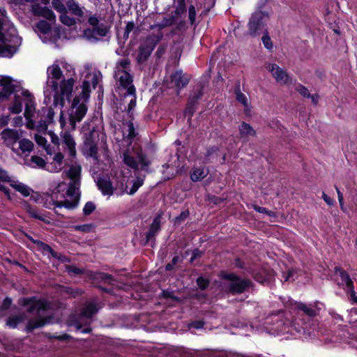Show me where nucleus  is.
Returning <instances> with one entry per match:
<instances>
[{"label":"nucleus","instance_id":"nucleus-28","mask_svg":"<svg viewBox=\"0 0 357 357\" xmlns=\"http://www.w3.org/2000/svg\"><path fill=\"white\" fill-rule=\"evenodd\" d=\"M63 155L61 153H57L54 155L53 162L47 165V169L53 172H58L62 169Z\"/></svg>","mask_w":357,"mask_h":357},{"label":"nucleus","instance_id":"nucleus-19","mask_svg":"<svg viewBox=\"0 0 357 357\" xmlns=\"http://www.w3.org/2000/svg\"><path fill=\"white\" fill-rule=\"evenodd\" d=\"M31 10L34 15L43 17L50 21H55L54 13L47 7H42L38 3H36L32 6Z\"/></svg>","mask_w":357,"mask_h":357},{"label":"nucleus","instance_id":"nucleus-3","mask_svg":"<svg viewBox=\"0 0 357 357\" xmlns=\"http://www.w3.org/2000/svg\"><path fill=\"white\" fill-rule=\"evenodd\" d=\"M223 279L225 280L222 284L223 289L232 294H241L252 285L250 280L241 278L234 274H225Z\"/></svg>","mask_w":357,"mask_h":357},{"label":"nucleus","instance_id":"nucleus-8","mask_svg":"<svg viewBox=\"0 0 357 357\" xmlns=\"http://www.w3.org/2000/svg\"><path fill=\"white\" fill-rule=\"evenodd\" d=\"M268 19V15L261 11L254 13L248 23V33L252 37L261 35L267 31L266 23Z\"/></svg>","mask_w":357,"mask_h":357},{"label":"nucleus","instance_id":"nucleus-9","mask_svg":"<svg viewBox=\"0 0 357 357\" xmlns=\"http://www.w3.org/2000/svg\"><path fill=\"white\" fill-rule=\"evenodd\" d=\"M97 308L94 304L89 303L83 309L82 313L74 320V325L77 331H81L82 333H88L91 331L90 327H86L82 329L83 326L90 324L91 317L96 313Z\"/></svg>","mask_w":357,"mask_h":357},{"label":"nucleus","instance_id":"nucleus-36","mask_svg":"<svg viewBox=\"0 0 357 357\" xmlns=\"http://www.w3.org/2000/svg\"><path fill=\"white\" fill-rule=\"evenodd\" d=\"M33 243L42 249L43 252L51 254L53 257H57V253L49 245L40 240H33Z\"/></svg>","mask_w":357,"mask_h":357},{"label":"nucleus","instance_id":"nucleus-4","mask_svg":"<svg viewBox=\"0 0 357 357\" xmlns=\"http://www.w3.org/2000/svg\"><path fill=\"white\" fill-rule=\"evenodd\" d=\"M74 83L75 80L73 78L63 79L61 82L60 90L59 91L57 82H53L52 88L55 91L54 96V105H59L62 107L64 105L65 100H70Z\"/></svg>","mask_w":357,"mask_h":357},{"label":"nucleus","instance_id":"nucleus-42","mask_svg":"<svg viewBox=\"0 0 357 357\" xmlns=\"http://www.w3.org/2000/svg\"><path fill=\"white\" fill-rule=\"evenodd\" d=\"M59 18L60 21L66 26H71L76 24L75 20L73 17H71L69 15H68L67 10L66 12H63L61 13Z\"/></svg>","mask_w":357,"mask_h":357},{"label":"nucleus","instance_id":"nucleus-24","mask_svg":"<svg viewBox=\"0 0 357 357\" xmlns=\"http://www.w3.org/2000/svg\"><path fill=\"white\" fill-rule=\"evenodd\" d=\"M62 144L64 147L68 150L69 155L71 157H75L76 155V149H75V142L70 134L67 132H65L62 135Z\"/></svg>","mask_w":357,"mask_h":357},{"label":"nucleus","instance_id":"nucleus-62","mask_svg":"<svg viewBox=\"0 0 357 357\" xmlns=\"http://www.w3.org/2000/svg\"><path fill=\"white\" fill-rule=\"evenodd\" d=\"M195 104H190V100H188V106L185 110V115H188L189 117L192 116L195 112Z\"/></svg>","mask_w":357,"mask_h":357},{"label":"nucleus","instance_id":"nucleus-14","mask_svg":"<svg viewBox=\"0 0 357 357\" xmlns=\"http://www.w3.org/2000/svg\"><path fill=\"white\" fill-rule=\"evenodd\" d=\"M1 136L8 147L12 148L13 151L19 153L18 151L13 147L14 144L19 141L20 138V133L17 130L6 128L1 132Z\"/></svg>","mask_w":357,"mask_h":357},{"label":"nucleus","instance_id":"nucleus-38","mask_svg":"<svg viewBox=\"0 0 357 357\" xmlns=\"http://www.w3.org/2000/svg\"><path fill=\"white\" fill-rule=\"evenodd\" d=\"M203 88L202 85H199L197 87V89L195 90L192 94L190 95L189 100L190 104H196L197 100L200 99L203 96Z\"/></svg>","mask_w":357,"mask_h":357},{"label":"nucleus","instance_id":"nucleus-46","mask_svg":"<svg viewBox=\"0 0 357 357\" xmlns=\"http://www.w3.org/2000/svg\"><path fill=\"white\" fill-rule=\"evenodd\" d=\"M262 33L264 34V36L261 39L264 47L268 50H271L273 47V44L271 39V37L268 35V31H266Z\"/></svg>","mask_w":357,"mask_h":357},{"label":"nucleus","instance_id":"nucleus-50","mask_svg":"<svg viewBox=\"0 0 357 357\" xmlns=\"http://www.w3.org/2000/svg\"><path fill=\"white\" fill-rule=\"evenodd\" d=\"M14 188L25 197L29 196L30 194L31 189L25 185L17 184L14 185Z\"/></svg>","mask_w":357,"mask_h":357},{"label":"nucleus","instance_id":"nucleus-41","mask_svg":"<svg viewBox=\"0 0 357 357\" xmlns=\"http://www.w3.org/2000/svg\"><path fill=\"white\" fill-rule=\"evenodd\" d=\"M186 12L185 0H176L174 13L176 16H181Z\"/></svg>","mask_w":357,"mask_h":357},{"label":"nucleus","instance_id":"nucleus-31","mask_svg":"<svg viewBox=\"0 0 357 357\" xmlns=\"http://www.w3.org/2000/svg\"><path fill=\"white\" fill-rule=\"evenodd\" d=\"M47 73L50 78L54 79L53 82L59 80L62 77V71L60 67L56 65H52L47 68Z\"/></svg>","mask_w":357,"mask_h":357},{"label":"nucleus","instance_id":"nucleus-6","mask_svg":"<svg viewBox=\"0 0 357 357\" xmlns=\"http://www.w3.org/2000/svg\"><path fill=\"white\" fill-rule=\"evenodd\" d=\"M8 26L6 11L0 9V56L11 57L17 51L15 45L8 43V39L6 37L3 31L4 26Z\"/></svg>","mask_w":357,"mask_h":357},{"label":"nucleus","instance_id":"nucleus-44","mask_svg":"<svg viewBox=\"0 0 357 357\" xmlns=\"http://www.w3.org/2000/svg\"><path fill=\"white\" fill-rule=\"evenodd\" d=\"M26 211L31 217L40 220H45V216L43 214L39 213L36 208H33L29 205L26 206Z\"/></svg>","mask_w":357,"mask_h":357},{"label":"nucleus","instance_id":"nucleus-33","mask_svg":"<svg viewBox=\"0 0 357 357\" xmlns=\"http://www.w3.org/2000/svg\"><path fill=\"white\" fill-rule=\"evenodd\" d=\"M188 16L190 24L195 27L197 26V23L196 22L197 18V10L195 8V6L192 3L190 0H188Z\"/></svg>","mask_w":357,"mask_h":357},{"label":"nucleus","instance_id":"nucleus-13","mask_svg":"<svg viewBox=\"0 0 357 357\" xmlns=\"http://www.w3.org/2000/svg\"><path fill=\"white\" fill-rule=\"evenodd\" d=\"M20 100L22 104L25 105L24 116L26 119H29L33 116L35 110V100L33 95L27 90L21 91Z\"/></svg>","mask_w":357,"mask_h":357},{"label":"nucleus","instance_id":"nucleus-2","mask_svg":"<svg viewBox=\"0 0 357 357\" xmlns=\"http://www.w3.org/2000/svg\"><path fill=\"white\" fill-rule=\"evenodd\" d=\"M122 158L124 164L135 171L141 169L149 172L151 164L150 159L142 150L132 147L123 151Z\"/></svg>","mask_w":357,"mask_h":357},{"label":"nucleus","instance_id":"nucleus-10","mask_svg":"<svg viewBox=\"0 0 357 357\" xmlns=\"http://www.w3.org/2000/svg\"><path fill=\"white\" fill-rule=\"evenodd\" d=\"M88 23L93 28V29H87L84 31V35L89 40L94 39L98 40V39L93 36L94 33L105 37L107 35L109 31L110 26L105 24L100 23V20L96 15H91L89 17Z\"/></svg>","mask_w":357,"mask_h":357},{"label":"nucleus","instance_id":"nucleus-51","mask_svg":"<svg viewBox=\"0 0 357 357\" xmlns=\"http://www.w3.org/2000/svg\"><path fill=\"white\" fill-rule=\"evenodd\" d=\"M96 209V205L92 202H88L83 208V213L85 215H90Z\"/></svg>","mask_w":357,"mask_h":357},{"label":"nucleus","instance_id":"nucleus-57","mask_svg":"<svg viewBox=\"0 0 357 357\" xmlns=\"http://www.w3.org/2000/svg\"><path fill=\"white\" fill-rule=\"evenodd\" d=\"M98 278L105 282H108L109 284H112V282L114 281L113 277L111 275L100 273L99 274Z\"/></svg>","mask_w":357,"mask_h":357},{"label":"nucleus","instance_id":"nucleus-12","mask_svg":"<svg viewBox=\"0 0 357 357\" xmlns=\"http://www.w3.org/2000/svg\"><path fill=\"white\" fill-rule=\"evenodd\" d=\"M78 104L79 100L75 98L72 105V109L69 117L70 124L73 128H75L77 122L82 121L87 112V107L85 104Z\"/></svg>","mask_w":357,"mask_h":357},{"label":"nucleus","instance_id":"nucleus-39","mask_svg":"<svg viewBox=\"0 0 357 357\" xmlns=\"http://www.w3.org/2000/svg\"><path fill=\"white\" fill-rule=\"evenodd\" d=\"M12 113L19 114L22 110V105L20 100V94L15 95V100L12 107H10Z\"/></svg>","mask_w":357,"mask_h":357},{"label":"nucleus","instance_id":"nucleus-25","mask_svg":"<svg viewBox=\"0 0 357 357\" xmlns=\"http://www.w3.org/2000/svg\"><path fill=\"white\" fill-rule=\"evenodd\" d=\"M122 89L126 90V92L123 93L124 97L126 98L128 96H131V99L130 100V102L128 104V112L130 113L131 111L136 106V90L135 87L133 85V84H130L128 85V86H121Z\"/></svg>","mask_w":357,"mask_h":357},{"label":"nucleus","instance_id":"nucleus-18","mask_svg":"<svg viewBox=\"0 0 357 357\" xmlns=\"http://www.w3.org/2000/svg\"><path fill=\"white\" fill-rule=\"evenodd\" d=\"M334 273L338 285L343 287H348L354 284L349 274L343 268L335 266L334 268Z\"/></svg>","mask_w":357,"mask_h":357},{"label":"nucleus","instance_id":"nucleus-49","mask_svg":"<svg viewBox=\"0 0 357 357\" xmlns=\"http://www.w3.org/2000/svg\"><path fill=\"white\" fill-rule=\"evenodd\" d=\"M31 161L36 165V167L39 168H44L46 165L45 160L37 155L32 156Z\"/></svg>","mask_w":357,"mask_h":357},{"label":"nucleus","instance_id":"nucleus-52","mask_svg":"<svg viewBox=\"0 0 357 357\" xmlns=\"http://www.w3.org/2000/svg\"><path fill=\"white\" fill-rule=\"evenodd\" d=\"M135 27V23L133 22H128L127 24H126V28H125V31H124V34H123V38L124 39H128V37H129V34L130 33L134 30Z\"/></svg>","mask_w":357,"mask_h":357},{"label":"nucleus","instance_id":"nucleus-35","mask_svg":"<svg viewBox=\"0 0 357 357\" xmlns=\"http://www.w3.org/2000/svg\"><path fill=\"white\" fill-rule=\"evenodd\" d=\"M33 148V144L27 139L19 140V149L22 153H30Z\"/></svg>","mask_w":357,"mask_h":357},{"label":"nucleus","instance_id":"nucleus-45","mask_svg":"<svg viewBox=\"0 0 357 357\" xmlns=\"http://www.w3.org/2000/svg\"><path fill=\"white\" fill-rule=\"evenodd\" d=\"M236 100L241 102L243 106L246 108L248 107V99L245 94H243L239 88H238L236 91Z\"/></svg>","mask_w":357,"mask_h":357},{"label":"nucleus","instance_id":"nucleus-58","mask_svg":"<svg viewBox=\"0 0 357 357\" xmlns=\"http://www.w3.org/2000/svg\"><path fill=\"white\" fill-rule=\"evenodd\" d=\"M37 26L40 30V31L44 33H46L50 30V26L44 20L39 22L38 23Z\"/></svg>","mask_w":357,"mask_h":357},{"label":"nucleus","instance_id":"nucleus-56","mask_svg":"<svg viewBox=\"0 0 357 357\" xmlns=\"http://www.w3.org/2000/svg\"><path fill=\"white\" fill-rule=\"evenodd\" d=\"M197 284L201 289H205L208 286L209 282L208 280L199 277L197 279Z\"/></svg>","mask_w":357,"mask_h":357},{"label":"nucleus","instance_id":"nucleus-27","mask_svg":"<svg viewBox=\"0 0 357 357\" xmlns=\"http://www.w3.org/2000/svg\"><path fill=\"white\" fill-rule=\"evenodd\" d=\"M97 185L103 195L110 196L113 194L114 188L112 187V182L108 178H99L97 182Z\"/></svg>","mask_w":357,"mask_h":357},{"label":"nucleus","instance_id":"nucleus-30","mask_svg":"<svg viewBox=\"0 0 357 357\" xmlns=\"http://www.w3.org/2000/svg\"><path fill=\"white\" fill-rule=\"evenodd\" d=\"M296 308L298 310L302 311L303 314H306L309 317H314L317 314L316 310L312 306V305H307L303 303H296Z\"/></svg>","mask_w":357,"mask_h":357},{"label":"nucleus","instance_id":"nucleus-34","mask_svg":"<svg viewBox=\"0 0 357 357\" xmlns=\"http://www.w3.org/2000/svg\"><path fill=\"white\" fill-rule=\"evenodd\" d=\"M25 318L24 313L20 314L16 316H11L7 319L6 325L10 327L15 328L17 327L19 323L22 322Z\"/></svg>","mask_w":357,"mask_h":357},{"label":"nucleus","instance_id":"nucleus-43","mask_svg":"<svg viewBox=\"0 0 357 357\" xmlns=\"http://www.w3.org/2000/svg\"><path fill=\"white\" fill-rule=\"evenodd\" d=\"M54 112L52 109L51 108H49L47 109V115H46V121H43V122H40V128L42 129H46L47 128V123H51L53 121V119H54Z\"/></svg>","mask_w":357,"mask_h":357},{"label":"nucleus","instance_id":"nucleus-11","mask_svg":"<svg viewBox=\"0 0 357 357\" xmlns=\"http://www.w3.org/2000/svg\"><path fill=\"white\" fill-rule=\"evenodd\" d=\"M99 142L98 132L93 130L90 131L85 137L83 146V153L88 156L98 161V143Z\"/></svg>","mask_w":357,"mask_h":357},{"label":"nucleus","instance_id":"nucleus-54","mask_svg":"<svg viewBox=\"0 0 357 357\" xmlns=\"http://www.w3.org/2000/svg\"><path fill=\"white\" fill-rule=\"evenodd\" d=\"M296 91L303 97L310 98V93L308 89L303 85H298L296 88Z\"/></svg>","mask_w":357,"mask_h":357},{"label":"nucleus","instance_id":"nucleus-16","mask_svg":"<svg viewBox=\"0 0 357 357\" xmlns=\"http://www.w3.org/2000/svg\"><path fill=\"white\" fill-rule=\"evenodd\" d=\"M20 303L26 307L29 312H32L36 310L39 312L40 310H44L46 308V303L43 301L36 300L34 297L24 298L21 300Z\"/></svg>","mask_w":357,"mask_h":357},{"label":"nucleus","instance_id":"nucleus-47","mask_svg":"<svg viewBox=\"0 0 357 357\" xmlns=\"http://www.w3.org/2000/svg\"><path fill=\"white\" fill-rule=\"evenodd\" d=\"M125 125L128 128V130H127V132H128L127 138L130 139V140H132L136 137V135H137L136 132H135V129L134 125H133V123L131 121H128Z\"/></svg>","mask_w":357,"mask_h":357},{"label":"nucleus","instance_id":"nucleus-53","mask_svg":"<svg viewBox=\"0 0 357 357\" xmlns=\"http://www.w3.org/2000/svg\"><path fill=\"white\" fill-rule=\"evenodd\" d=\"M347 288L348 289L349 299L352 301L354 303L357 304V296H356L354 284H352L351 286H349Z\"/></svg>","mask_w":357,"mask_h":357},{"label":"nucleus","instance_id":"nucleus-7","mask_svg":"<svg viewBox=\"0 0 357 357\" xmlns=\"http://www.w3.org/2000/svg\"><path fill=\"white\" fill-rule=\"evenodd\" d=\"M162 33L148 36L144 42L139 47L137 61L138 63H143L147 61L151 54L156 44L162 38Z\"/></svg>","mask_w":357,"mask_h":357},{"label":"nucleus","instance_id":"nucleus-1","mask_svg":"<svg viewBox=\"0 0 357 357\" xmlns=\"http://www.w3.org/2000/svg\"><path fill=\"white\" fill-rule=\"evenodd\" d=\"M68 175L70 182L68 184L65 182L59 183L52 192V205L57 214L60 213L56 208L64 207L72 210L78 206L79 202L81 167L79 165L71 166Z\"/></svg>","mask_w":357,"mask_h":357},{"label":"nucleus","instance_id":"nucleus-23","mask_svg":"<svg viewBox=\"0 0 357 357\" xmlns=\"http://www.w3.org/2000/svg\"><path fill=\"white\" fill-rule=\"evenodd\" d=\"M0 100L7 99L15 90V86L11 84V80L8 78L4 79L0 82Z\"/></svg>","mask_w":357,"mask_h":357},{"label":"nucleus","instance_id":"nucleus-29","mask_svg":"<svg viewBox=\"0 0 357 357\" xmlns=\"http://www.w3.org/2000/svg\"><path fill=\"white\" fill-rule=\"evenodd\" d=\"M50 318L30 320L29 321L26 326V331L27 333H30L33 331L35 328L43 327L46 324L50 323Z\"/></svg>","mask_w":357,"mask_h":357},{"label":"nucleus","instance_id":"nucleus-21","mask_svg":"<svg viewBox=\"0 0 357 357\" xmlns=\"http://www.w3.org/2000/svg\"><path fill=\"white\" fill-rule=\"evenodd\" d=\"M171 84L178 89L185 87L189 82V79L183 74L181 70L176 71L170 76Z\"/></svg>","mask_w":357,"mask_h":357},{"label":"nucleus","instance_id":"nucleus-63","mask_svg":"<svg viewBox=\"0 0 357 357\" xmlns=\"http://www.w3.org/2000/svg\"><path fill=\"white\" fill-rule=\"evenodd\" d=\"M66 270L68 273L73 275H78L82 273V271L79 268L73 266H67Z\"/></svg>","mask_w":357,"mask_h":357},{"label":"nucleus","instance_id":"nucleus-5","mask_svg":"<svg viewBox=\"0 0 357 357\" xmlns=\"http://www.w3.org/2000/svg\"><path fill=\"white\" fill-rule=\"evenodd\" d=\"M130 71V61L124 58L116 62L114 71V77L119 80L121 86H128L133 82Z\"/></svg>","mask_w":357,"mask_h":357},{"label":"nucleus","instance_id":"nucleus-20","mask_svg":"<svg viewBox=\"0 0 357 357\" xmlns=\"http://www.w3.org/2000/svg\"><path fill=\"white\" fill-rule=\"evenodd\" d=\"M160 222H161V215H158L153 220L151 224L149 231L146 234V244L154 240L155 236L160 231Z\"/></svg>","mask_w":357,"mask_h":357},{"label":"nucleus","instance_id":"nucleus-37","mask_svg":"<svg viewBox=\"0 0 357 357\" xmlns=\"http://www.w3.org/2000/svg\"><path fill=\"white\" fill-rule=\"evenodd\" d=\"M145 176L143 177L136 175L135 180L133 181L132 186L129 191H127L128 195L135 194L137 190L144 184Z\"/></svg>","mask_w":357,"mask_h":357},{"label":"nucleus","instance_id":"nucleus-32","mask_svg":"<svg viewBox=\"0 0 357 357\" xmlns=\"http://www.w3.org/2000/svg\"><path fill=\"white\" fill-rule=\"evenodd\" d=\"M208 172L204 167H197L194 168L192 170L190 174V178L193 181H198L204 178H205Z\"/></svg>","mask_w":357,"mask_h":357},{"label":"nucleus","instance_id":"nucleus-55","mask_svg":"<svg viewBox=\"0 0 357 357\" xmlns=\"http://www.w3.org/2000/svg\"><path fill=\"white\" fill-rule=\"evenodd\" d=\"M254 209L259 212V213H266L269 216H275V213L273 212V211H268L267 208H264V207H261V206H257V205H255L253 206Z\"/></svg>","mask_w":357,"mask_h":357},{"label":"nucleus","instance_id":"nucleus-22","mask_svg":"<svg viewBox=\"0 0 357 357\" xmlns=\"http://www.w3.org/2000/svg\"><path fill=\"white\" fill-rule=\"evenodd\" d=\"M0 100L7 99L15 90V86L11 84V80L8 78L4 79L0 82Z\"/></svg>","mask_w":357,"mask_h":357},{"label":"nucleus","instance_id":"nucleus-48","mask_svg":"<svg viewBox=\"0 0 357 357\" xmlns=\"http://www.w3.org/2000/svg\"><path fill=\"white\" fill-rule=\"evenodd\" d=\"M52 6L57 12L60 13L66 12L67 10L66 6L61 0H53Z\"/></svg>","mask_w":357,"mask_h":357},{"label":"nucleus","instance_id":"nucleus-59","mask_svg":"<svg viewBox=\"0 0 357 357\" xmlns=\"http://www.w3.org/2000/svg\"><path fill=\"white\" fill-rule=\"evenodd\" d=\"M188 215H189L188 211H185L181 212L180 215L175 218L174 223L180 224L181 222L184 221Z\"/></svg>","mask_w":357,"mask_h":357},{"label":"nucleus","instance_id":"nucleus-17","mask_svg":"<svg viewBox=\"0 0 357 357\" xmlns=\"http://www.w3.org/2000/svg\"><path fill=\"white\" fill-rule=\"evenodd\" d=\"M239 139L243 142H247L252 137L257 136L256 130L248 123L243 122L238 127Z\"/></svg>","mask_w":357,"mask_h":357},{"label":"nucleus","instance_id":"nucleus-61","mask_svg":"<svg viewBox=\"0 0 357 357\" xmlns=\"http://www.w3.org/2000/svg\"><path fill=\"white\" fill-rule=\"evenodd\" d=\"M10 181V177L7 172L0 167V183Z\"/></svg>","mask_w":357,"mask_h":357},{"label":"nucleus","instance_id":"nucleus-60","mask_svg":"<svg viewBox=\"0 0 357 357\" xmlns=\"http://www.w3.org/2000/svg\"><path fill=\"white\" fill-rule=\"evenodd\" d=\"M178 260V256L174 257L172 261L166 265L165 270L167 271H172L174 268V266L177 264Z\"/></svg>","mask_w":357,"mask_h":357},{"label":"nucleus","instance_id":"nucleus-15","mask_svg":"<svg viewBox=\"0 0 357 357\" xmlns=\"http://www.w3.org/2000/svg\"><path fill=\"white\" fill-rule=\"evenodd\" d=\"M267 69L270 71L273 77L280 84H286L289 83V77L287 73L277 64L269 63L267 66Z\"/></svg>","mask_w":357,"mask_h":357},{"label":"nucleus","instance_id":"nucleus-40","mask_svg":"<svg viewBox=\"0 0 357 357\" xmlns=\"http://www.w3.org/2000/svg\"><path fill=\"white\" fill-rule=\"evenodd\" d=\"M218 148L217 146H212L206 150L204 160L206 162H210L215 158H218Z\"/></svg>","mask_w":357,"mask_h":357},{"label":"nucleus","instance_id":"nucleus-26","mask_svg":"<svg viewBox=\"0 0 357 357\" xmlns=\"http://www.w3.org/2000/svg\"><path fill=\"white\" fill-rule=\"evenodd\" d=\"M66 8L72 15L79 18L84 16L85 8L79 6L75 0H68L66 1Z\"/></svg>","mask_w":357,"mask_h":357},{"label":"nucleus","instance_id":"nucleus-64","mask_svg":"<svg viewBox=\"0 0 357 357\" xmlns=\"http://www.w3.org/2000/svg\"><path fill=\"white\" fill-rule=\"evenodd\" d=\"M35 140L38 145L45 147L47 140L44 137L39 135H36Z\"/></svg>","mask_w":357,"mask_h":357}]
</instances>
